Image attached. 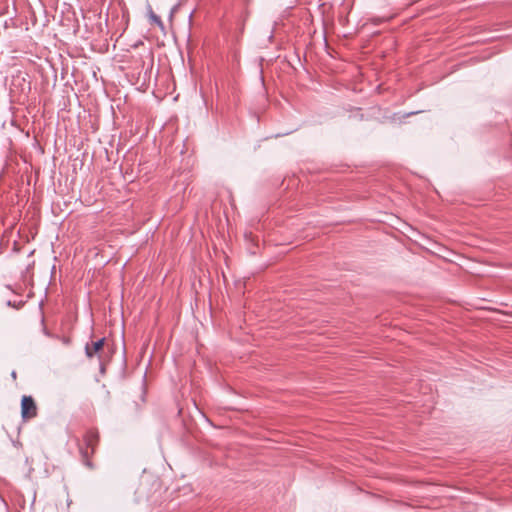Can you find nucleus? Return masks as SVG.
<instances>
[{
  "instance_id": "obj_1",
  "label": "nucleus",
  "mask_w": 512,
  "mask_h": 512,
  "mask_svg": "<svg viewBox=\"0 0 512 512\" xmlns=\"http://www.w3.org/2000/svg\"><path fill=\"white\" fill-rule=\"evenodd\" d=\"M99 443V434L95 430H88L83 437V445H79V452L83 463L92 468L90 461L91 456L95 453V450Z\"/></svg>"
},
{
  "instance_id": "obj_2",
  "label": "nucleus",
  "mask_w": 512,
  "mask_h": 512,
  "mask_svg": "<svg viewBox=\"0 0 512 512\" xmlns=\"http://www.w3.org/2000/svg\"><path fill=\"white\" fill-rule=\"evenodd\" d=\"M37 405L31 396H23L21 400V416L24 421H28L37 416Z\"/></svg>"
},
{
  "instance_id": "obj_3",
  "label": "nucleus",
  "mask_w": 512,
  "mask_h": 512,
  "mask_svg": "<svg viewBox=\"0 0 512 512\" xmlns=\"http://www.w3.org/2000/svg\"><path fill=\"white\" fill-rule=\"evenodd\" d=\"M105 338H101L97 341H92L91 343H87L85 346V353L88 358L94 357L97 353H99L104 346Z\"/></svg>"
}]
</instances>
